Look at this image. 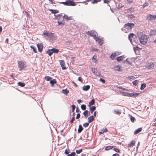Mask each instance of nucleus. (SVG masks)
I'll use <instances>...</instances> for the list:
<instances>
[{
  "mask_svg": "<svg viewBox=\"0 0 156 156\" xmlns=\"http://www.w3.org/2000/svg\"><path fill=\"white\" fill-rule=\"evenodd\" d=\"M128 39L130 41L131 44L133 46L134 45L132 42V40L135 44H136L138 43L136 35L133 33H130L128 35Z\"/></svg>",
  "mask_w": 156,
  "mask_h": 156,
  "instance_id": "obj_1",
  "label": "nucleus"
},
{
  "mask_svg": "<svg viewBox=\"0 0 156 156\" xmlns=\"http://www.w3.org/2000/svg\"><path fill=\"white\" fill-rule=\"evenodd\" d=\"M119 92L120 94L125 96H128L134 98L139 95L140 93L135 92L130 93L127 92H124L119 90Z\"/></svg>",
  "mask_w": 156,
  "mask_h": 156,
  "instance_id": "obj_2",
  "label": "nucleus"
},
{
  "mask_svg": "<svg viewBox=\"0 0 156 156\" xmlns=\"http://www.w3.org/2000/svg\"><path fill=\"white\" fill-rule=\"evenodd\" d=\"M18 68L19 70L21 71L27 66V63L24 61L20 60L18 61Z\"/></svg>",
  "mask_w": 156,
  "mask_h": 156,
  "instance_id": "obj_3",
  "label": "nucleus"
},
{
  "mask_svg": "<svg viewBox=\"0 0 156 156\" xmlns=\"http://www.w3.org/2000/svg\"><path fill=\"white\" fill-rule=\"evenodd\" d=\"M137 37L139 39L140 43L142 45H144V43H142V41H145L144 34L142 32L137 33Z\"/></svg>",
  "mask_w": 156,
  "mask_h": 156,
  "instance_id": "obj_4",
  "label": "nucleus"
},
{
  "mask_svg": "<svg viewBox=\"0 0 156 156\" xmlns=\"http://www.w3.org/2000/svg\"><path fill=\"white\" fill-rule=\"evenodd\" d=\"M134 25L135 24L133 23L128 22L125 23L123 27L127 30H131L134 26Z\"/></svg>",
  "mask_w": 156,
  "mask_h": 156,
  "instance_id": "obj_5",
  "label": "nucleus"
},
{
  "mask_svg": "<svg viewBox=\"0 0 156 156\" xmlns=\"http://www.w3.org/2000/svg\"><path fill=\"white\" fill-rule=\"evenodd\" d=\"M146 19L150 21L154 20L156 19V14H148L147 16Z\"/></svg>",
  "mask_w": 156,
  "mask_h": 156,
  "instance_id": "obj_6",
  "label": "nucleus"
},
{
  "mask_svg": "<svg viewBox=\"0 0 156 156\" xmlns=\"http://www.w3.org/2000/svg\"><path fill=\"white\" fill-rule=\"evenodd\" d=\"M66 1V6H74L76 5L73 0H67Z\"/></svg>",
  "mask_w": 156,
  "mask_h": 156,
  "instance_id": "obj_7",
  "label": "nucleus"
},
{
  "mask_svg": "<svg viewBox=\"0 0 156 156\" xmlns=\"http://www.w3.org/2000/svg\"><path fill=\"white\" fill-rule=\"evenodd\" d=\"M37 46L38 51L41 53V52L44 47L43 44L42 43H38L37 44Z\"/></svg>",
  "mask_w": 156,
  "mask_h": 156,
  "instance_id": "obj_8",
  "label": "nucleus"
},
{
  "mask_svg": "<svg viewBox=\"0 0 156 156\" xmlns=\"http://www.w3.org/2000/svg\"><path fill=\"white\" fill-rule=\"evenodd\" d=\"M59 64L62 70H65L67 69L66 67L65 66V63L64 60H59Z\"/></svg>",
  "mask_w": 156,
  "mask_h": 156,
  "instance_id": "obj_9",
  "label": "nucleus"
},
{
  "mask_svg": "<svg viewBox=\"0 0 156 156\" xmlns=\"http://www.w3.org/2000/svg\"><path fill=\"white\" fill-rule=\"evenodd\" d=\"M57 37V36L55 33L51 32V33L50 34V35L49 38L50 40L51 41H55Z\"/></svg>",
  "mask_w": 156,
  "mask_h": 156,
  "instance_id": "obj_10",
  "label": "nucleus"
},
{
  "mask_svg": "<svg viewBox=\"0 0 156 156\" xmlns=\"http://www.w3.org/2000/svg\"><path fill=\"white\" fill-rule=\"evenodd\" d=\"M104 38L103 37L100 38L99 37H98V38L96 40V41L98 42V44L101 46L104 44Z\"/></svg>",
  "mask_w": 156,
  "mask_h": 156,
  "instance_id": "obj_11",
  "label": "nucleus"
},
{
  "mask_svg": "<svg viewBox=\"0 0 156 156\" xmlns=\"http://www.w3.org/2000/svg\"><path fill=\"white\" fill-rule=\"evenodd\" d=\"M51 33V32L47 30H44L43 33V35L45 37H47L49 38L50 35V34Z\"/></svg>",
  "mask_w": 156,
  "mask_h": 156,
  "instance_id": "obj_12",
  "label": "nucleus"
},
{
  "mask_svg": "<svg viewBox=\"0 0 156 156\" xmlns=\"http://www.w3.org/2000/svg\"><path fill=\"white\" fill-rule=\"evenodd\" d=\"M122 67L121 66L118 65L117 66H115L114 69L116 71L118 72H121L122 70Z\"/></svg>",
  "mask_w": 156,
  "mask_h": 156,
  "instance_id": "obj_13",
  "label": "nucleus"
},
{
  "mask_svg": "<svg viewBox=\"0 0 156 156\" xmlns=\"http://www.w3.org/2000/svg\"><path fill=\"white\" fill-rule=\"evenodd\" d=\"M126 11V13H131L134 12L135 10L134 8H133L132 7H130V8L127 9H125Z\"/></svg>",
  "mask_w": 156,
  "mask_h": 156,
  "instance_id": "obj_14",
  "label": "nucleus"
},
{
  "mask_svg": "<svg viewBox=\"0 0 156 156\" xmlns=\"http://www.w3.org/2000/svg\"><path fill=\"white\" fill-rule=\"evenodd\" d=\"M59 20L60 18H58V19L57 23H58V25L63 26L65 24L64 20V19L63 18L62 20Z\"/></svg>",
  "mask_w": 156,
  "mask_h": 156,
  "instance_id": "obj_15",
  "label": "nucleus"
},
{
  "mask_svg": "<svg viewBox=\"0 0 156 156\" xmlns=\"http://www.w3.org/2000/svg\"><path fill=\"white\" fill-rule=\"evenodd\" d=\"M125 58V57L124 55H123L121 56H118L116 58V59L118 62H119L122 61Z\"/></svg>",
  "mask_w": 156,
  "mask_h": 156,
  "instance_id": "obj_16",
  "label": "nucleus"
},
{
  "mask_svg": "<svg viewBox=\"0 0 156 156\" xmlns=\"http://www.w3.org/2000/svg\"><path fill=\"white\" fill-rule=\"evenodd\" d=\"M135 143V140L134 139L132 140L129 144H128L127 146L128 147H133L134 146Z\"/></svg>",
  "mask_w": 156,
  "mask_h": 156,
  "instance_id": "obj_17",
  "label": "nucleus"
},
{
  "mask_svg": "<svg viewBox=\"0 0 156 156\" xmlns=\"http://www.w3.org/2000/svg\"><path fill=\"white\" fill-rule=\"evenodd\" d=\"M116 56H117L116 53L115 52L112 53L109 57L112 60H113L115 59V57Z\"/></svg>",
  "mask_w": 156,
  "mask_h": 156,
  "instance_id": "obj_18",
  "label": "nucleus"
},
{
  "mask_svg": "<svg viewBox=\"0 0 156 156\" xmlns=\"http://www.w3.org/2000/svg\"><path fill=\"white\" fill-rule=\"evenodd\" d=\"M156 35V29L155 30L151 29L150 31L149 35L150 36H152Z\"/></svg>",
  "mask_w": 156,
  "mask_h": 156,
  "instance_id": "obj_19",
  "label": "nucleus"
},
{
  "mask_svg": "<svg viewBox=\"0 0 156 156\" xmlns=\"http://www.w3.org/2000/svg\"><path fill=\"white\" fill-rule=\"evenodd\" d=\"M72 16H68L67 15L65 14L62 16V18L64 20H70L73 19Z\"/></svg>",
  "mask_w": 156,
  "mask_h": 156,
  "instance_id": "obj_20",
  "label": "nucleus"
},
{
  "mask_svg": "<svg viewBox=\"0 0 156 156\" xmlns=\"http://www.w3.org/2000/svg\"><path fill=\"white\" fill-rule=\"evenodd\" d=\"M48 10L51 12L52 14H54V15L56 13L59 12V10L57 9H48Z\"/></svg>",
  "mask_w": 156,
  "mask_h": 156,
  "instance_id": "obj_21",
  "label": "nucleus"
},
{
  "mask_svg": "<svg viewBox=\"0 0 156 156\" xmlns=\"http://www.w3.org/2000/svg\"><path fill=\"white\" fill-rule=\"evenodd\" d=\"M90 88V86L89 85H84L82 87V90L84 91H87Z\"/></svg>",
  "mask_w": 156,
  "mask_h": 156,
  "instance_id": "obj_22",
  "label": "nucleus"
},
{
  "mask_svg": "<svg viewBox=\"0 0 156 156\" xmlns=\"http://www.w3.org/2000/svg\"><path fill=\"white\" fill-rule=\"evenodd\" d=\"M114 147V146L108 145L104 147H105V150L108 151L111 149H112Z\"/></svg>",
  "mask_w": 156,
  "mask_h": 156,
  "instance_id": "obj_23",
  "label": "nucleus"
},
{
  "mask_svg": "<svg viewBox=\"0 0 156 156\" xmlns=\"http://www.w3.org/2000/svg\"><path fill=\"white\" fill-rule=\"evenodd\" d=\"M97 33L94 30H92L91 31H88L86 32V33L88 35L90 36H91V35L93 34H94L95 33Z\"/></svg>",
  "mask_w": 156,
  "mask_h": 156,
  "instance_id": "obj_24",
  "label": "nucleus"
},
{
  "mask_svg": "<svg viewBox=\"0 0 156 156\" xmlns=\"http://www.w3.org/2000/svg\"><path fill=\"white\" fill-rule=\"evenodd\" d=\"M56 82L57 81L56 79H52L50 81L49 83L51 85V86L53 87L56 83Z\"/></svg>",
  "mask_w": 156,
  "mask_h": 156,
  "instance_id": "obj_25",
  "label": "nucleus"
},
{
  "mask_svg": "<svg viewBox=\"0 0 156 156\" xmlns=\"http://www.w3.org/2000/svg\"><path fill=\"white\" fill-rule=\"evenodd\" d=\"M142 129V127H140L136 129L133 132L134 135H136L141 132Z\"/></svg>",
  "mask_w": 156,
  "mask_h": 156,
  "instance_id": "obj_26",
  "label": "nucleus"
},
{
  "mask_svg": "<svg viewBox=\"0 0 156 156\" xmlns=\"http://www.w3.org/2000/svg\"><path fill=\"white\" fill-rule=\"evenodd\" d=\"M83 128L81 124H80L79 126V128L77 130V133H81L82 131L83 130Z\"/></svg>",
  "mask_w": 156,
  "mask_h": 156,
  "instance_id": "obj_27",
  "label": "nucleus"
},
{
  "mask_svg": "<svg viewBox=\"0 0 156 156\" xmlns=\"http://www.w3.org/2000/svg\"><path fill=\"white\" fill-rule=\"evenodd\" d=\"M62 92L65 95H67L69 92V90L66 88L65 89H62Z\"/></svg>",
  "mask_w": 156,
  "mask_h": 156,
  "instance_id": "obj_28",
  "label": "nucleus"
},
{
  "mask_svg": "<svg viewBox=\"0 0 156 156\" xmlns=\"http://www.w3.org/2000/svg\"><path fill=\"white\" fill-rule=\"evenodd\" d=\"M94 117L91 115L88 118V123H91L92 122L94 119Z\"/></svg>",
  "mask_w": 156,
  "mask_h": 156,
  "instance_id": "obj_29",
  "label": "nucleus"
},
{
  "mask_svg": "<svg viewBox=\"0 0 156 156\" xmlns=\"http://www.w3.org/2000/svg\"><path fill=\"white\" fill-rule=\"evenodd\" d=\"M51 51H52V53H54L57 54L58 53L59 51V49L58 48H51Z\"/></svg>",
  "mask_w": 156,
  "mask_h": 156,
  "instance_id": "obj_30",
  "label": "nucleus"
},
{
  "mask_svg": "<svg viewBox=\"0 0 156 156\" xmlns=\"http://www.w3.org/2000/svg\"><path fill=\"white\" fill-rule=\"evenodd\" d=\"M17 85L21 87H24L26 85L25 83L23 82L19 81L17 83Z\"/></svg>",
  "mask_w": 156,
  "mask_h": 156,
  "instance_id": "obj_31",
  "label": "nucleus"
},
{
  "mask_svg": "<svg viewBox=\"0 0 156 156\" xmlns=\"http://www.w3.org/2000/svg\"><path fill=\"white\" fill-rule=\"evenodd\" d=\"M97 56L96 55H94L92 58L91 59L94 63H96L97 62Z\"/></svg>",
  "mask_w": 156,
  "mask_h": 156,
  "instance_id": "obj_32",
  "label": "nucleus"
},
{
  "mask_svg": "<svg viewBox=\"0 0 156 156\" xmlns=\"http://www.w3.org/2000/svg\"><path fill=\"white\" fill-rule=\"evenodd\" d=\"M129 117L131 121L132 122H134L136 120L135 117L132 116L130 114H129Z\"/></svg>",
  "mask_w": 156,
  "mask_h": 156,
  "instance_id": "obj_33",
  "label": "nucleus"
},
{
  "mask_svg": "<svg viewBox=\"0 0 156 156\" xmlns=\"http://www.w3.org/2000/svg\"><path fill=\"white\" fill-rule=\"evenodd\" d=\"M144 36L145 41H142V43H144V45H145L146 44L148 41V39L149 38V37L148 35H146L145 34H144Z\"/></svg>",
  "mask_w": 156,
  "mask_h": 156,
  "instance_id": "obj_34",
  "label": "nucleus"
},
{
  "mask_svg": "<svg viewBox=\"0 0 156 156\" xmlns=\"http://www.w3.org/2000/svg\"><path fill=\"white\" fill-rule=\"evenodd\" d=\"M154 63H152L151 64H147L146 67L148 69H153L154 67Z\"/></svg>",
  "mask_w": 156,
  "mask_h": 156,
  "instance_id": "obj_35",
  "label": "nucleus"
},
{
  "mask_svg": "<svg viewBox=\"0 0 156 156\" xmlns=\"http://www.w3.org/2000/svg\"><path fill=\"white\" fill-rule=\"evenodd\" d=\"M46 53L48 54V55L50 56L53 54L52 51H51V49H48L46 51Z\"/></svg>",
  "mask_w": 156,
  "mask_h": 156,
  "instance_id": "obj_36",
  "label": "nucleus"
},
{
  "mask_svg": "<svg viewBox=\"0 0 156 156\" xmlns=\"http://www.w3.org/2000/svg\"><path fill=\"white\" fill-rule=\"evenodd\" d=\"M30 47L31 49H33L34 53H36L37 52V48L35 46L33 45H31L30 46Z\"/></svg>",
  "mask_w": 156,
  "mask_h": 156,
  "instance_id": "obj_37",
  "label": "nucleus"
},
{
  "mask_svg": "<svg viewBox=\"0 0 156 156\" xmlns=\"http://www.w3.org/2000/svg\"><path fill=\"white\" fill-rule=\"evenodd\" d=\"M112 149L117 153H120V150L119 148H117L115 146H114V147Z\"/></svg>",
  "mask_w": 156,
  "mask_h": 156,
  "instance_id": "obj_38",
  "label": "nucleus"
},
{
  "mask_svg": "<svg viewBox=\"0 0 156 156\" xmlns=\"http://www.w3.org/2000/svg\"><path fill=\"white\" fill-rule=\"evenodd\" d=\"M96 107L95 106H92L90 108V109H89L90 112L91 113H92L93 112L96 110Z\"/></svg>",
  "mask_w": 156,
  "mask_h": 156,
  "instance_id": "obj_39",
  "label": "nucleus"
},
{
  "mask_svg": "<svg viewBox=\"0 0 156 156\" xmlns=\"http://www.w3.org/2000/svg\"><path fill=\"white\" fill-rule=\"evenodd\" d=\"M126 16L129 18V19H132L133 18L135 17V16L134 14H127L126 15Z\"/></svg>",
  "mask_w": 156,
  "mask_h": 156,
  "instance_id": "obj_40",
  "label": "nucleus"
},
{
  "mask_svg": "<svg viewBox=\"0 0 156 156\" xmlns=\"http://www.w3.org/2000/svg\"><path fill=\"white\" fill-rule=\"evenodd\" d=\"M108 131V130L106 128L105 129H103L101 130L100 132H99V135H101L103 133H104L107 132Z\"/></svg>",
  "mask_w": 156,
  "mask_h": 156,
  "instance_id": "obj_41",
  "label": "nucleus"
},
{
  "mask_svg": "<svg viewBox=\"0 0 156 156\" xmlns=\"http://www.w3.org/2000/svg\"><path fill=\"white\" fill-rule=\"evenodd\" d=\"M44 79L47 81H49L52 79V78L50 76H45L44 78Z\"/></svg>",
  "mask_w": 156,
  "mask_h": 156,
  "instance_id": "obj_42",
  "label": "nucleus"
},
{
  "mask_svg": "<svg viewBox=\"0 0 156 156\" xmlns=\"http://www.w3.org/2000/svg\"><path fill=\"white\" fill-rule=\"evenodd\" d=\"M91 37H93V38L96 41V40L98 37V33H95L94 34L91 35Z\"/></svg>",
  "mask_w": 156,
  "mask_h": 156,
  "instance_id": "obj_43",
  "label": "nucleus"
},
{
  "mask_svg": "<svg viewBox=\"0 0 156 156\" xmlns=\"http://www.w3.org/2000/svg\"><path fill=\"white\" fill-rule=\"evenodd\" d=\"M146 87V83H141L140 89L141 90H143L145 87Z\"/></svg>",
  "mask_w": 156,
  "mask_h": 156,
  "instance_id": "obj_44",
  "label": "nucleus"
},
{
  "mask_svg": "<svg viewBox=\"0 0 156 156\" xmlns=\"http://www.w3.org/2000/svg\"><path fill=\"white\" fill-rule=\"evenodd\" d=\"M141 49V48L139 47L138 46H136V47H133V50L135 52L137 50Z\"/></svg>",
  "mask_w": 156,
  "mask_h": 156,
  "instance_id": "obj_45",
  "label": "nucleus"
},
{
  "mask_svg": "<svg viewBox=\"0 0 156 156\" xmlns=\"http://www.w3.org/2000/svg\"><path fill=\"white\" fill-rule=\"evenodd\" d=\"M62 13H61L59 14H58L57 15L55 14L54 15L55 18L54 19H56V20L58 19V17H60L62 16Z\"/></svg>",
  "mask_w": 156,
  "mask_h": 156,
  "instance_id": "obj_46",
  "label": "nucleus"
},
{
  "mask_svg": "<svg viewBox=\"0 0 156 156\" xmlns=\"http://www.w3.org/2000/svg\"><path fill=\"white\" fill-rule=\"evenodd\" d=\"M114 113L116 114L120 115L121 114V112L119 110H114Z\"/></svg>",
  "mask_w": 156,
  "mask_h": 156,
  "instance_id": "obj_47",
  "label": "nucleus"
},
{
  "mask_svg": "<svg viewBox=\"0 0 156 156\" xmlns=\"http://www.w3.org/2000/svg\"><path fill=\"white\" fill-rule=\"evenodd\" d=\"M88 112V110H85L83 113V114L84 115V116L86 118L88 116L87 112Z\"/></svg>",
  "mask_w": 156,
  "mask_h": 156,
  "instance_id": "obj_48",
  "label": "nucleus"
},
{
  "mask_svg": "<svg viewBox=\"0 0 156 156\" xmlns=\"http://www.w3.org/2000/svg\"><path fill=\"white\" fill-rule=\"evenodd\" d=\"M97 70V68H95L94 67H92L91 68V71L93 72L94 74L95 75H97V72L95 71V70Z\"/></svg>",
  "mask_w": 156,
  "mask_h": 156,
  "instance_id": "obj_49",
  "label": "nucleus"
},
{
  "mask_svg": "<svg viewBox=\"0 0 156 156\" xmlns=\"http://www.w3.org/2000/svg\"><path fill=\"white\" fill-rule=\"evenodd\" d=\"M81 109L83 110H85L86 109L87 106L85 104H82L81 105L80 107Z\"/></svg>",
  "mask_w": 156,
  "mask_h": 156,
  "instance_id": "obj_50",
  "label": "nucleus"
},
{
  "mask_svg": "<svg viewBox=\"0 0 156 156\" xmlns=\"http://www.w3.org/2000/svg\"><path fill=\"white\" fill-rule=\"evenodd\" d=\"M135 58H129V59H128V61L130 62V64H129L132 66V60H135Z\"/></svg>",
  "mask_w": 156,
  "mask_h": 156,
  "instance_id": "obj_51",
  "label": "nucleus"
},
{
  "mask_svg": "<svg viewBox=\"0 0 156 156\" xmlns=\"http://www.w3.org/2000/svg\"><path fill=\"white\" fill-rule=\"evenodd\" d=\"M95 103V101L94 98L92 99L89 102V103L92 105H94Z\"/></svg>",
  "mask_w": 156,
  "mask_h": 156,
  "instance_id": "obj_52",
  "label": "nucleus"
},
{
  "mask_svg": "<svg viewBox=\"0 0 156 156\" xmlns=\"http://www.w3.org/2000/svg\"><path fill=\"white\" fill-rule=\"evenodd\" d=\"M70 151V150L69 149L68 147L67 148L65 149L64 153L65 154H68L69 153Z\"/></svg>",
  "mask_w": 156,
  "mask_h": 156,
  "instance_id": "obj_53",
  "label": "nucleus"
},
{
  "mask_svg": "<svg viewBox=\"0 0 156 156\" xmlns=\"http://www.w3.org/2000/svg\"><path fill=\"white\" fill-rule=\"evenodd\" d=\"M118 88L120 89H121L123 90H124L125 91H128L129 90L128 89L125 88L123 87L122 86H119Z\"/></svg>",
  "mask_w": 156,
  "mask_h": 156,
  "instance_id": "obj_54",
  "label": "nucleus"
},
{
  "mask_svg": "<svg viewBox=\"0 0 156 156\" xmlns=\"http://www.w3.org/2000/svg\"><path fill=\"white\" fill-rule=\"evenodd\" d=\"M83 151V149L82 148H81L79 150H76V153L77 154H80Z\"/></svg>",
  "mask_w": 156,
  "mask_h": 156,
  "instance_id": "obj_55",
  "label": "nucleus"
},
{
  "mask_svg": "<svg viewBox=\"0 0 156 156\" xmlns=\"http://www.w3.org/2000/svg\"><path fill=\"white\" fill-rule=\"evenodd\" d=\"M101 0H93L91 2V3L94 4L97 3L98 2H100Z\"/></svg>",
  "mask_w": 156,
  "mask_h": 156,
  "instance_id": "obj_56",
  "label": "nucleus"
},
{
  "mask_svg": "<svg viewBox=\"0 0 156 156\" xmlns=\"http://www.w3.org/2000/svg\"><path fill=\"white\" fill-rule=\"evenodd\" d=\"M138 82V80H134L133 82V85L135 86H136L137 85V83Z\"/></svg>",
  "mask_w": 156,
  "mask_h": 156,
  "instance_id": "obj_57",
  "label": "nucleus"
},
{
  "mask_svg": "<svg viewBox=\"0 0 156 156\" xmlns=\"http://www.w3.org/2000/svg\"><path fill=\"white\" fill-rule=\"evenodd\" d=\"M71 107L72 108V112H74L75 110V108H76L75 105L74 104H73L71 105Z\"/></svg>",
  "mask_w": 156,
  "mask_h": 156,
  "instance_id": "obj_58",
  "label": "nucleus"
},
{
  "mask_svg": "<svg viewBox=\"0 0 156 156\" xmlns=\"http://www.w3.org/2000/svg\"><path fill=\"white\" fill-rule=\"evenodd\" d=\"M89 123L88 122L84 123L83 124V126L85 128H86L89 126Z\"/></svg>",
  "mask_w": 156,
  "mask_h": 156,
  "instance_id": "obj_59",
  "label": "nucleus"
},
{
  "mask_svg": "<svg viewBox=\"0 0 156 156\" xmlns=\"http://www.w3.org/2000/svg\"><path fill=\"white\" fill-rule=\"evenodd\" d=\"M98 50H99V49L97 48H93V47H92V48L90 50V51H98Z\"/></svg>",
  "mask_w": 156,
  "mask_h": 156,
  "instance_id": "obj_60",
  "label": "nucleus"
},
{
  "mask_svg": "<svg viewBox=\"0 0 156 156\" xmlns=\"http://www.w3.org/2000/svg\"><path fill=\"white\" fill-rule=\"evenodd\" d=\"M99 81L100 82L102 83L103 84H105V80L102 78H100L99 80Z\"/></svg>",
  "mask_w": 156,
  "mask_h": 156,
  "instance_id": "obj_61",
  "label": "nucleus"
},
{
  "mask_svg": "<svg viewBox=\"0 0 156 156\" xmlns=\"http://www.w3.org/2000/svg\"><path fill=\"white\" fill-rule=\"evenodd\" d=\"M75 119V117H73L69 121V122L70 123H72L73 122V121H74Z\"/></svg>",
  "mask_w": 156,
  "mask_h": 156,
  "instance_id": "obj_62",
  "label": "nucleus"
},
{
  "mask_svg": "<svg viewBox=\"0 0 156 156\" xmlns=\"http://www.w3.org/2000/svg\"><path fill=\"white\" fill-rule=\"evenodd\" d=\"M148 3H147L146 2H145L143 4V5H142V8L144 9V8L146 6H148Z\"/></svg>",
  "mask_w": 156,
  "mask_h": 156,
  "instance_id": "obj_63",
  "label": "nucleus"
},
{
  "mask_svg": "<svg viewBox=\"0 0 156 156\" xmlns=\"http://www.w3.org/2000/svg\"><path fill=\"white\" fill-rule=\"evenodd\" d=\"M127 78L131 80H134L135 78V77L133 76H128V77H127Z\"/></svg>",
  "mask_w": 156,
  "mask_h": 156,
  "instance_id": "obj_64",
  "label": "nucleus"
}]
</instances>
